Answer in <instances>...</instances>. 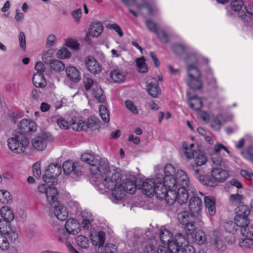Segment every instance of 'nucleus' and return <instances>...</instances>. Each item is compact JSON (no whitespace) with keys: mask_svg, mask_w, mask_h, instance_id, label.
<instances>
[{"mask_svg":"<svg viewBox=\"0 0 253 253\" xmlns=\"http://www.w3.org/2000/svg\"><path fill=\"white\" fill-rule=\"evenodd\" d=\"M51 210L56 218L60 220L64 221L68 216L67 208L61 203H58L57 205H54Z\"/></svg>","mask_w":253,"mask_h":253,"instance_id":"nucleus-18","label":"nucleus"},{"mask_svg":"<svg viewBox=\"0 0 253 253\" xmlns=\"http://www.w3.org/2000/svg\"><path fill=\"white\" fill-rule=\"evenodd\" d=\"M0 213L2 218L0 219V221L6 222L7 226L11 227L10 222L14 218L13 211L8 206H3L0 209Z\"/></svg>","mask_w":253,"mask_h":253,"instance_id":"nucleus-19","label":"nucleus"},{"mask_svg":"<svg viewBox=\"0 0 253 253\" xmlns=\"http://www.w3.org/2000/svg\"><path fill=\"white\" fill-rule=\"evenodd\" d=\"M243 197L239 194H232L230 196V202L232 205H237L242 202Z\"/></svg>","mask_w":253,"mask_h":253,"instance_id":"nucleus-55","label":"nucleus"},{"mask_svg":"<svg viewBox=\"0 0 253 253\" xmlns=\"http://www.w3.org/2000/svg\"><path fill=\"white\" fill-rule=\"evenodd\" d=\"M7 226L6 222L0 221V249L2 251H6L9 248L8 240L14 242L18 237L16 231Z\"/></svg>","mask_w":253,"mask_h":253,"instance_id":"nucleus-5","label":"nucleus"},{"mask_svg":"<svg viewBox=\"0 0 253 253\" xmlns=\"http://www.w3.org/2000/svg\"><path fill=\"white\" fill-rule=\"evenodd\" d=\"M236 210V213L237 215L245 217H248L251 212L249 208L245 205L239 206Z\"/></svg>","mask_w":253,"mask_h":253,"instance_id":"nucleus-51","label":"nucleus"},{"mask_svg":"<svg viewBox=\"0 0 253 253\" xmlns=\"http://www.w3.org/2000/svg\"><path fill=\"white\" fill-rule=\"evenodd\" d=\"M156 34L163 43H166L169 42L168 35L165 31L162 30L160 32L158 31Z\"/></svg>","mask_w":253,"mask_h":253,"instance_id":"nucleus-58","label":"nucleus"},{"mask_svg":"<svg viewBox=\"0 0 253 253\" xmlns=\"http://www.w3.org/2000/svg\"><path fill=\"white\" fill-rule=\"evenodd\" d=\"M234 220L237 225L241 227V229L247 226H252V225L249 224V219L248 217L236 214L234 217Z\"/></svg>","mask_w":253,"mask_h":253,"instance_id":"nucleus-44","label":"nucleus"},{"mask_svg":"<svg viewBox=\"0 0 253 253\" xmlns=\"http://www.w3.org/2000/svg\"><path fill=\"white\" fill-rule=\"evenodd\" d=\"M117 252L116 246L112 244H106L103 250V253H117Z\"/></svg>","mask_w":253,"mask_h":253,"instance_id":"nucleus-61","label":"nucleus"},{"mask_svg":"<svg viewBox=\"0 0 253 253\" xmlns=\"http://www.w3.org/2000/svg\"><path fill=\"white\" fill-rule=\"evenodd\" d=\"M76 242L78 246L82 248L86 249L89 246V240L87 237L83 235H79L76 238Z\"/></svg>","mask_w":253,"mask_h":253,"instance_id":"nucleus-48","label":"nucleus"},{"mask_svg":"<svg viewBox=\"0 0 253 253\" xmlns=\"http://www.w3.org/2000/svg\"><path fill=\"white\" fill-rule=\"evenodd\" d=\"M103 31V26L100 22H95L91 24L89 30V35L92 37H98Z\"/></svg>","mask_w":253,"mask_h":253,"instance_id":"nucleus-29","label":"nucleus"},{"mask_svg":"<svg viewBox=\"0 0 253 253\" xmlns=\"http://www.w3.org/2000/svg\"><path fill=\"white\" fill-rule=\"evenodd\" d=\"M211 161L215 167H224L225 161L219 153H211Z\"/></svg>","mask_w":253,"mask_h":253,"instance_id":"nucleus-43","label":"nucleus"},{"mask_svg":"<svg viewBox=\"0 0 253 253\" xmlns=\"http://www.w3.org/2000/svg\"><path fill=\"white\" fill-rule=\"evenodd\" d=\"M193 213H189L187 211H183L178 213L177 218L180 224L185 225L194 219Z\"/></svg>","mask_w":253,"mask_h":253,"instance_id":"nucleus-33","label":"nucleus"},{"mask_svg":"<svg viewBox=\"0 0 253 253\" xmlns=\"http://www.w3.org/2000/svg\"><path fill=\"white\" fill-rule=\"evenodd\" d=\"M184 225V229L187 235H191L192 236L195 233L194 231L196 229L194 219Z\"/></svg>","mask_w":253,"mask_h":253,"instance_id":"nucleus-49","label":"nucleus"},{"mask_svg":"<svg viewBox=\"0 0 253 253\" xmlns=\"http://www.w3.org/2000/svg\"><path fill=\"white\" fill-rule=\"evenodd\" d=\"M203 207L202 201L197 197H193L189 200V208L193 214L199 213Z\"/></svg>","mask_w":253,"mask_h":253,"instance_id":"nucleus-24","label":"nucleus"},{"mask_svg":"<svg viewBox=\"0 0 253 253\" xmlns=\"http://www.w3.org/2000/svg\"><path fill=\"white\" fill-rule=\"evenodd\" d=\"M194 242L199 245H202L207 243V239L205 232L199 230L192 236Z\"/></svg>","mask_w":253,"mask_h":253,"instance_id":"nucleus-32","label":"nucleus"},{"mask_svg":"<svg viewBox=\"0 0 253 253\" xmlns=\"http://www.w3.org/2000/svg\"><path fill=\"white\" fill-rule=\"evenodd\" d=\"M161 189H156V197L160 199H165L167 203L169 205H173L177 202L180 205L186 203L188 199V191L194 192L193 187H179L176 191V187L169 188L162 186Z\"/></svg>","mask_w":253,"mask_h":253,"instance_id":"nucleus-3","label":"nucleus"},{"mask_svg":"<svg viewBox=\"0 0 253 253\" xmlns=\"http://www.w3.org/2000/svg\"><path fill=\"white\" fill-rule=\"evenodd\" d=\"M38 190L40 193L45 194L47 201L49 203L53 204L57 201L58 193L56 188L42 184L39 186Z\"/></svg>","mask_w":253,"mask_h":253,"instance_id":"nucleus-10","label":"nucleus"},{"mask_svg":"<svg viewBox=\"0 0 253 253\" xmlns=\"http://www.w3.org/2000/svg\"><path fill=\"white\" fill-rule=\"evenodd\" d=\"M244 6L243 0H231L230 7L231 11L228 10L227 14L229 16H231L233 14L232 12H234L244 23L250 25L252 22V19L251 16L245 14L243 9Z\"/></svg>","mask_w":253,"mask_h":253,"instance_id":"nucleus-6","label":"nucleus"},{"mask_svg":"<svg viewBox=\"0 0 253 253\" xmlns=\"http://www.w3.org/2000/svg\"><path fill=\"white\" fill-rule=\"evenodd\" d=\"M242 154L246 159L253 162V148H249L246 151L242 152Z\"/></svg>","mask_w":253,"mask_h":253,"instance_id":"nucleus-63","label":"nucleus"},{"mask_svg":"<svg viewBox=\"0 0 253 253\" xmlns=\"http://www.w3.org/2000/svg\"><path fill=\"white\" fill-rule=\"evenodd\" d=\"M81 160L87 164L91 166L90 168V172L91 173V169L94 167H98L96 164L98 162L97 157L93 152H85L81 155Z\"/></svg>","mask_w":253,"mask_h":253,"instance_id":"nucleus-25","label":"nucleus"},{"mask_svg":"<svg viewBox=\"0 0 253 253\" xmlns=\"http://www.w3.org/2000/svg\"><path fill=\"white\" fill-rule=\"evenodd\" d=\"M194 163L198 167L202 166L206 164L208 159L206 155L201 151H197L193 158Z\"/></svg>","mask_w":253,"mask_h":253,"instance_id":"nucleus-36","label":"nucleus"},{"mask_svg":"<svg viewBox=\"0 0 253 253\" xmlns=\"http://www.w3.org/2000/svg\"><path fill=\"white\" fill-rule=\"evenodd\" d=\"M66 76L68 79L74 83H78L81 79V73L75 66H70L65 69Z\"/></svg>","mask_w":253,"mask_h":253,"instance_id":"nucleus-22","label":"nucleus"},{"mask_svg":"<svg viewBox=\"0 0 253 253\" xmlns=\"http://www.w3.org/2000/svg\"><path fill=\"white\" fill-rule=\"evenodd\" d=\"M188 104L190 107L194 110H199L203 106L201 99L197 96L189 97L188 99Z\"/></svg>","mask_w":253,"mask_h":253,"instance_id":"nucleus-37","label":"nucleus"},{"mask_svg":"<svg viewBox=\"0 0 253 253\" xmlns=\"http://www.w3.org/2000/svg\"><path fill=\"white\" fill-rule=\"evenodd\" d=\"M136 62L139 72L144 73L147 72L148 68L146 64L145 63L144 57H142L141 58H137Z\"/></svg>","mask_w":253,"mask_h":253,"instance_id":"nucleus-50","label":"nucleus"},{"mask_svg":"<svg viewBox=\"0 0 253 253\" xmlns=\"http://www.w3.org/2000/svg\"><path fill=\"white\" fill-rule=\"evenodd\" d=\"M62 169L57 163L51 164L46 170V173L43 176V180L46 184L55 185L57 183L56 177L61 173Z\"/></svg>","mask_w":253,"mask_h":253,"instance_id":"nucleus-8","label":"nucleus"},{"mask_svg":"<svg viewBox=\"0 0 253 253\" xmlns=\"http://www.w3.org/2000/svg\"><path fill=\"white\" fill-rule=\"evenodd\" d=\"M160 238L161 242L164 244L173 239L172 233L169 230L165 228L161 229Z\"/></svg>","mask_w":253,"mask_h":253,"instance_id":"nucleus-42","label":"nucleus"},{"mask_svg":"<svg viewBox=\"0 0 253 253\" xmlns=\"http://www.w3.org/2000/svg\"><path fill=\"white\" fill-rule=\"evenodd\" d=\"M156 174L154 178H149L153 181L152 187H154V194H156V189H161V185L169 188H173L175 186V179L174 175L175 169L170 164H167L164 169H156Z\"/></svg>","mask_w":253,"mask_h":253,"instance_id":"nucleus-4","label":"nucleus"},{"mask_svg":"<svg viewBox=\"0 0 253 253\" xmlns=\"http://www.w3.org/2000/svg\"><path fill=\"white\" fill-rule=\"evenodd\" d=\"M51 69L56 71H63L65 69L64 63L58 60H53L49 63Z\"/></svg>","mask_w":253,"mask_h":253,"instance_id":"nucleus-47","label":"nucleus"},{"mask_svg":"<svg viewBox=\"0 0 253 253\" xmlns=\"http://www.w3.org/2000/svg\"><path fill=\"white\" fill-rule=\"evenodd\" d=\"M153 181L149 178L143 181L141 178H137L135 182L130 178H127L120 182L118 185L117 189H114L111 194V200L115 203L122 200L126 193L133 194L136 188L141 189L147 197L154 194V187H152Z\"/></svg>","mask_w":253,"mask_h":253,"instance_id":"nucleus-1","label":"nucleus"},{"mask_svg":"<svg viewBox=\"0 0 253 253\" xmlns=\"http://www.w3.org/2000/svg\"><path fill=\"white\" fill-rule=\"evenodd\" d=\"M206 208L211 215H213L215 213V200L212 198L206 196L204 198Z\"/></svg>","mask_w":253,"mask_h":253,"instance_id":"nucleus-35","label":"nucleus"},{"mask_svg":"<svg viewBox=\"0 0 253 253\" xmlns=\"http://www.w3.org/2000/svg\"><path fill=\"white\" fill-rule=\"evenodd\" d=\"M187 72L190 78L187 81V85L193 90H200L203 87V83L200 78L201 73L200 70L193 65H190L187 68Z\"/></svg>","mask_w":253,"mask_h":253,"instance_id":"nucleus-7","label":"nucleus"},{"mask_svg":"<svg viewBox=\"0 0 253 253\" xmlns=\"http://www.w3.org/2000/svg\"><path fill=\"white\" fill-rule=\"evenodd\" d=\"M29 143V140L26 138L21 140H20L17 137H10L7 139L8 148L15 154L23 153L28 146Z\"/></svg>","mask_w":253,"mask_h":253,"instance_id":"nucleus-9","label":"nucleus"},{"mask_svg":"<svg viewBox=\"0 0 253 253\" xmlns=\"http://www.w3.org/2000/svg\"><path fill=\"white\" fill-rule=\"evenodd\" d=\"M56 37L53 34H49L47 38L46 41V46L50 48L53 46L56 42Z\"/></svg>","mask_w":253,"mask_h":253,"instance_id":"nucleus-59","label":"nucleus"},{"mask_svg":"<svg viewBox=\"0 0 253 253\" xmlns=\"http://www.w3.org/2000/svg\"><path fill=\"white\" fill-rule=\"evenodd\" d=\"M0 202L5 204L10 203L12 197L10 192L6 190H0Z\"/></svg>","mask_w":253,"mask_h":253,"instance_id":"nucleus-45","label":"nucleus"},{"mask_svg":"<svg viewBox=\"0 0 253 253\" xmlns=\"http://www.w3.org/2000/svg\"><path fill=\"white\" fill-rule=\"evenodd\" d=\"M92 94L98 102L103 103L105 102V96L100 86L96 84L93 85Z\"/></svg>","mask_w":253,"mask_h":253,"instance_id":"nucleus-34","label":"nucleus"},{"mask_svg":"<svg viewBox=\"0 0 253 253\" xmlns=\"http://www.w3.org/2000/svg\"><path fill=\"white\" fill-rule=\"evenodd\" d=\"M82 14V10L81 8H79L77 10H74L71 12V15L76 22H79Z\"/></svg>","mask_w":253,"mask_h":253,"instance_id":"nucleus-62","label":"nucleus"},{"mask_svg":"<svg viewBox=\"0 0 253 253\" xmlns=\"http://www.w3.org/2000/svg\"><path fill=\"white\" fill-rule=\"evenodd\" d=\"M224 167H215L211 170V176L217 183L224 182L229 177L228 171L223 168Z\"/></svg>","mask_w":253,"mask_h":253,"instance_id":"nucleus-14","label":"nucleus"},{"mask_svg":"<svg viewBox=\"0 0 253 253\" xmlns=\"http://www.w3.org/2000/svg\"><path fill=\"white\" fill-rule=\"evenodd\" d=\"M145 24L148 29L151 32L156 33L158 31L157 24L151 20L147 19L145 21Z\"/></svg>","mask_w":253,"mask_h":253,"instance_id":"nucleus-56","label":"nucleus"},{"mask_svg":"<svg viewBox=\"0 0 253 253\" xmlns=\"http://www.w3.org/2000/svg\"><path fill=\"white\" fill-rule=\"evenodd\" d=\"M246 12L245 14L251 17L252 21L253 20V3H249L246 4L244 6V8Z\"/></svg>","mask_w":253,"mask_h":253,"instance_id":"nucleus-64","label":"nucleus"},{"mask_svg":"<svg viewBox=\"0 0 253 253\" xmlns=\"http://www.w3.org/2000/svg\"><path fill=\"white\" fill-rule=\"evenodd\" d=\"M146 90L149 94L154 98L158 97L161 93V89L156 78L148 77L147 78Z\"/></svg>","mask_w":253,"mask_h":253,"instance_id":"nucleus-13","label":"nucleus"},{"mask_svg":"<svg viewBox=\"0 0 253 253\" xmlns=\"http://www.w3.org/2000/svg\"><path fill=\"white\" fill-rule=\"evenodd\" d=\"M182 147L184 149V154L186 157L188 159H192L195 156L196 152L197 151H194L193 149H191L190 147L187 146V143L184 142L182 144Z\"/></svg>","mask_w":253,"mask_h":253,"instance_id":"nucleus-53","label":"nucleus"},{"mask_svg":"<svg viewBox=\"0 0 253 253\" xmlns=\"http://www.w3.org/2000/svg\"><path fill=\"white\" fill-rule=\"evenodd\" d=\"M91 179L99 185H102L105 188L111 190L112 192L117 189L118 185L121 181L119 174L114 169H111L104 159L99 161L98 167L91 169Z\"/></svg>","mask_w":253,"mask_h":253,"instance_id":"nucleus-2","label":"nucleus"},{"mask_svg":"<svg viewBox=\"0 0 253 253\" xmlns=\"http://www.w3.org/2000/svg\"><path fill=\"white\" fill-rule=\"evenodd\" d=\"M71 127L74 130L81 131L85 130L88 126L87 123L83 120H78L77 122L76 120L72 119L71 121Z\"/></svg>","mask_w":253,"mask_h":253,"instance_id":"nucleus-41","label":"nucleus"},{"mask_svg":"<svg viewBox=\"0 0 253 253\" xmlns=\"http://www.w3.org/2000/svg\"><path fill=\"white\" fill-rule=\"evenodd\" d=\"M134 3L139 9L143 7L147 8L150 14H155L158 11V8L156 5L148 3L146 0H134Z\"/></svg>","mask_w":253,"mask_h":253,"instance_id":"nucleus-27","label":"nucleus"},{"mask_svg":"<svg viewBox=\"0 0 253 253\" xmlns=\"http://www.w3.org/2000/svg\"><path fill=\"white\" fill-rule=\"evenodd\" d=\"M59 127L61 129H67L71 127V122L70 123L67 121L63 118H59L57 121Z\"/></svg>","mask_w":253,"mask_h":253,"instance_id":"nucleus-57","label":"nucleus"},{"mask_svg":"<svg viewBox=\"0 0 253 253\" xmlns=\"http://www.w3.org/2000/svg\"><path fill=\"white\" fill-rule=\"evenodd\" d=\"M239 226L235 223L232 221L227 222L224 224V228L227 232L234 233L236 230H238Z\"/></svg>","mask_w":253,"mask_h":253,"instance_id":"nucleus-54","label":"nucleus"},{"mask_svg":"<svg viewBox=\"0 0 253 253\" xmlns=\"http://www.w3.org/2000/svg\"><path fill=\"white\" fill-rule=\"evenodd\" d=\"M100 115L102 120L107 123L110 120L109 112L107 107L104 105H100L99 107Z\"/></svg>","mask_w":253,"mask_h":253,"instance_id":"nucleus-46","label":"nucleus"},{"mask_svg":"<svg viewBox=\"0 0 253 253\" xmlns=\"http://www.w3.org/2000/svg\"><path fill=\"white\" fill-rule=\"evenodd\" d=\"M65 227L69 233L74 235L77 234L80 231V224L75 219H68L65 223Z\"/></svg>","mask_w":253,"mask_h":253,"instance_id":"nucleus-23","label":"nucleus"},{"mask_svg":"<svg viewBox=\"0 0 253 253\" xmlns=\"http://www.w3.org/2000/svg\"><path fill=\"white\" fill-rule=\"evenodd\" d=\"M185 241L184 236L178 233L175 236L174 240L172 239L167 243V247L170 251H172V253H178L180 248L182 247Z\"/></svg>","mask_w":253,"mask_h":253,"instance_id":"nucleus-11","label":"nucleus"},{"mask_svg":"<svg viewBox=\"0 0 253 253\" xmlns=\"http://www.w3.org/2000/svg\"><path fill=\"white\" fill-rule=\"evenodd\" d=\"M56 56L59 59H68L71 57V53L66 48L63 47L57 51Z\"/></svg>","mask_w":253,"mask_h":253,"instance_id":"nucleus-52","label":"nucleus"},{"mask_svg":"<svg viewBox=\"0 0 253 253\" xmlns=\"http://www.w3.org/2000/svg\"><path fill=\"white\" fill-rule=\"evenodd\" d=\"M20 127L23 133L35 131L37 129L36 123L28 119H23L20 123Z\"/></svg>","mask_w":253,"mask_h":253,"instance_id":"nucleus-26","label":"nucleus"},{"mask_svg":"<svg viewBox=\"0 0 253 253\" xmlns=\"http://www.w3.org/2000/svg\"><path fill=\"white\" fill-rule=\"evenodd\" d=\"M225 123L224 118L221 115H217L211 123V126L215 130H220L221 126Z\"/></svg>","mask_w":253,"mask_h":253,"instance_id":"nucleus-40","label":"nucleus"},{"mask_svg":"<svg viewBox=\"0 0 253 253\" xmlns=\"http://www.w3.org/2000/svg\"><path fill=\"white\" fill-rule=\"evenodd\" d=\"M90 240L92 244L99 247L103 246L105 241V233L103 231H99L91 234Z\"/></svg>","mask_w":253,"mask_h":253,"instance_id":"nucleus-28","label":"nucleus"},{"mask_svg":"<svg viewBox=\"0 0 253 253\" xmlns=\"http://www.w3.org/2000/svg\"><path fill=\"white\" fill-rule=\"evenodd\" d=\"M85 64L87 70L93 75L99 74L102 71V66L93 57L88 56L85 58Z\"/></svg>","mask_w":253,"mask_h":253,"instance_id":"nucleus-12","label":"nucleus"},{"mask_svg":"<svg viewBox=\"0 0 253 253\" xmlns=\"http://www.w3.org/2000/svg\"><path fill=\"white\" fill-rule=\"evenodd\" d=\"M32 81L34 85L37 87L42 88L45 87L46 84L45 79L42 74H34Z\"/></svg>","mask_w":253,"mask_h":253,"instance_id":"nucleus-38","label":"nucleus"},{"mask_svg":"<svg viewBox=\"0 0 253 253\" xmlns=\"http://www.w3.org/2000/svg\"><path fill=\"white\" fill-rule=\"evenodd\" d=\"M62 167L63 171L66 174H69L72 172L74 174H78L79 173V169L71 161L68 160L65 162L63 163Z\"/></svg>","mask_w":253,"mask_h":253,"instance_id":"nucleus-31","label":"nucleus"},{"mask_svg":"<svg viewBox=\"0 0 253 253\" xmlns=\"http://www.w3.org/2000/svg\"><path fill=\"white\" fill-rule=\"evenodd\" d=\"M47 137L45 134L37 136L32 140L33 147L38 151L44 150L47 146Z\"/></svg>","mask_w":253,"mask_h":253,"instance_id":"nucleus-21","label":"nucleus"},{"mask_svg":"<svg viewBox=\"0 0 253 253\" xmlns=\"http://www.w3.org/2000/svg\"><path fill=\"white\" fill-rule=\"evenodd\" d=\"M245 227L241 229L242 235L245 237L239 240L238 245L244 251L249 253L253 251V237H249L244 234L243 231Z\"/></svg>","mask_w":253,"mask_h":253,"instance_id":"nucleus-15","label":"nucleus"},{"mask_svg":"<svg viewBox=\"0 0 253 253\" xmlns=\"http://www.w3.org/2000/svg\"><path fill=\"white\" fill-rule=\"evenodd\" d=\"M110 77L114 82L122 83L125 80L126 74L124 72L116 69L110 72Z\"/></svg>","mask_w":253,"mask_h":253,"instance_id":"nucleus-30","label":"nucleus"},{"mask_svg":"<svg viewBox=\"0 0 253 253\" xmlns=\"http://www.w3.org/2000/svg\"><path fill=\"white\" fill-rule=\"evenodd\" d=\"M175 181V187L178 185L182 187L191 188V185H189V179L186 173L181 169L177 170L174 175Z\"/></svg>","mask_w":253,"mask_h":253,"instance_id":"nucleus-16","label":"nucleus"},{"mask_svg":"<svg viewBox=\"0 0 253 253\" xmlns=\"http://www.w3.org/2000/svg\"><path fill=\"white\" fill-rule=\"evenodd\" d=\"M69 233L66 229H59L57 233L58 240L64 243L67 247L70 253H79L70 243L69 240Z\"/></svg>","mask_w":253,"mask_h":253,"instance_id":"nucleus-17","label":"nucleus"},{"mask_svg":"<svg viewBox=\"0 0 253 253\" xmlns=\"http://www.w3.org/2000/svg\"><path fill=\"white\" fill-rule=\"evenodd\" d=\"M199 180L203 184L210 187L216 186L218 183L212 176L210 175H201L199 177Z\"/></svg>","mask_w":253,"mask_h":253,"instance_id":"nucleus-39","label":"nucleus"},{"mask_svg":"<svg viewBox=\"0 0 253 253\" xmlns=\"http://www.w3.org/2000/svg\"><path fill=\"white\" fill-rule=\"evenodd\" d=\"M212 239L215 249L219 252H224L226 250V246L222 241V236L218 230L213 231Z\"/></svg>","mask_w":253,"mask_h":253,"instance_id":"nucleus-20","label":"nucleus"},{"mask_svg":"<svg viewBox=\"0 0 253 253\" xmlns=\"http://www.w3.org/2000/svg\"><path fill=\"white\" fill-rule=\"evenodd\" d=\"M66 45L69 47L74 50H77L79 48V43H78L76 41L71 39L66 40Z\"/></svg>","mask_w":253,"mask_h":253,"instance_id":"nucleus-60","label":"nucleus"}]
</instances>
